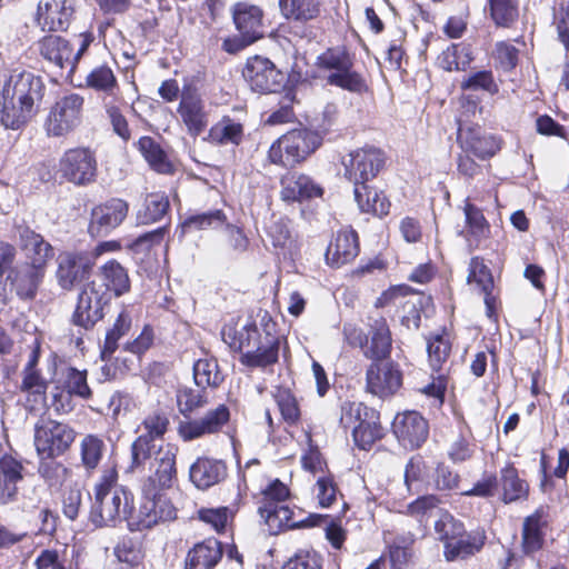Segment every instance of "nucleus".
Returning a JSON list of instances; mask_svg holds the SVG:
<instances>
[{
	"instance_id": "nucleus-55",
	"label": "nucleus",
	"mask_w": 569,
	"mask_h": 569,
	"mask_svg": "<svg viewBox=\"0 0 569 569\" xmlns=\"http://www.w3.org/2000/svg\"><path fill=\"white\" fill-rule=\"evenodd\" d=\"M87 86L96 91L112 92L117 87V78L110 67L102 64L92 69L86 78Z\"/></svg>"
},
{
	"instance_id": "nucleus-37",
	"label": "nucleus",
	"mask_w": 569,
	"mask_h": 569,
	"mask_svg": "<svg viewBox=\"0 0 569 569\" xmlns=\"http://www.w3.org/2000/svg\"><path fill=\"white\" fill-rule=\"evenodd\" d=\"M279 10L287 20L307 23L321 14L320 0H279Z\"/></svg>"
},
{
	"instance_id": "nucleus-10",
	"label": "nucleus",
	"mask_w": 569,
	"mask_h": 569,
	"mask_svg": "<svg viewBox=\"0 0 569 569\" xmlns=\"http://www.w3.org/2000/svg\"><path fill=\"white\" fill-rule=\"evenodd\" d=\"M74 438V430L66 423L40 419L34 425V446L41 457L54 458L63 455Z\"/></svg>"
},
{
	"instance_id": "nucleus-47",
	"label": "nucleus",
	"mask_w": 569,
	"mask_h": 569,
	"mask_svg": "<svg viewBox=\"0 0 569 569\" xmlns=\"http://www.w3.org/2000/svg\"><path fill=\"white\" fill-rule=\"evenodd\" d=\"M192 370L193 380L198 388H217L223 381L216 359H199L193 363Z\"/></svg>"
},
{
	"instance_id": "nucleus-42",
	"label": "nucleus",
	"mask_w": 569,
	"mask_h": 569,
	"mask_svg": "<svg viewBox=\"0 0 569 569\" xmlns=\"http://www.w3.org/2000/svg\"><path fill=\"white\" fill-rule=\"evenodd\" d=\"M429 476V467L421 456H413L406 463L403 480L409 492L429 489L431 486Z\"/></svg>"
},
{
	"instance_id": "nucleus-1",
	"label": "nucleus",
	"mask_w": 569,
	"mask_h": 569,
	"mask_svg": "<svg viewBox=\"0 0 569 569\" xmlns=\"http://www.w3.org/2000/svg\"><path fill=\"white\" fill-rule=\"evenodd\" d=\"M87 495L91 500L89 520L97 528L116 527L123 520L128 522L133 515L132 495L122 487H114L110 476H103L94 486L93 498L90 492Z\"/></svg>"
},
{
	"instance_id": "nucleus-43",
	"label": "nucleus",
	"mask_w": 569,
	"mask_h": 569,
	"mask_svg": "<svg viewBox=\"0 0 569 569\" xmlns=\"http://www.w3.org/2000/svg\"><path fill=\"white\" fill-rule=\"evenodd\" d=\"M131 316L123 309L117 317L113 326L106 332L103 345L100 349V358L108 361L118 349V341L130 330Z\"/></svg>"
},
{
	"instance_id": "nucleus-41",
	"label": "nucleus",
	"mask_w": 569,
	"mask_h": 569,
	"mask_svg": "<svg viewBox=\"0 0 569 569\" xmlns=\"http://www.w3.org/2000/svg\"><path fill=\"white\" fill-rule=\"evenodd\" d=\"M243 126L226 116L209 131L211 142L218 146H239L243 140Z\"/></svg>"
},
{
	"instance_id": "nucleus-2",
	"label": "nucleus",
	"mask_w": 569,
	"mask_h": 569,
	"mask_svg": "<svg viewBox=\"0 0 569 569\" xmlns=\"http://www.w3.org/2000/svg\"><path fill=\"white\" fill-rule=\"evenodd\" d=\"M112 296L102 290L96 281L86 282L78 292L74 309L69 322L72 326L71 340L77 349H82L84 337L93 332L103 320Z\"/></svg>"
},
{
	"instance_id": "nucleus-24",
	"label": "nucleus",
	"mask_w": 569,
	"mask_h": 569,
	"mask_svg": "<svg viewBox=\"0 0 569 569\" xmlns=\"http://www.w3.org/2000/svg\"><path fill=\"white\" fill-rule=\"evenodd\" d=\"M359 253V238L355 230H340L329 243L325 258L328 264L339 268L352 261Z\"/></svg>"
},
{
	"instance_id": "nucleus-56",
	"label": "nucleus",
	"mask_w": 569,
	"mask_h": 569,
	"mask_svg": "<svg viewBox=\"0 0 569 569\" xmlns=\"http://www.w3.org/2000/svg\"><path fill=\"white\" fill-rule=\"evenodd\" d=\"M413 539L411 537L399 536L389 547V560L391 569H403L412 557Z\"/></svg>"
},
{
	"instance_id": "nucleus-40",
	"label": "nucleus",
	"mask_w": 569,
	"mask_h": 569,
	"mask_svg": "<svg viewBox=\"0 0 569 569\" xmlns=\"http://www.w3.org/2000/svg\"><path fill=\"white\" fill-rule=\"evenodd\" d=\"M138 149L149 163L159 173H171L173 167L161 146L151 137L144 136L138 140Z\"/></svg>"
},
{
	"instance_id": "nucleus-7",
	"label": "nucleus",
	"mask_w": 569,
	"mask_h": 569,
	"mask_svg": "<svg viewBox=\"0 0 569 569\" xmlns=\"http://www.w3.org/2000/svg\"><path fill=\"white\" fill-rule=\"evenodd\" d=\"M142 498L138 511L128 520L130 531H141L150 529L159 521H170L177 518V509L163 493L164 490L153 488L152 492H147L142 487Z\"/></svg>"
},
{
	"instance_id": "nucleus-22",
	"label": "nucleus",
	"mask_w": 569,
	"mask_h": 569,
	"mask_svg": "<svg viewBox=\"0 0 569 569\" xmlns=\"http://www.w3.org/2000/svg\"><path fill=\"white\" fill-rule=\"evenodd\" d=\"M74 8L72 0H50L44 4L39 2L37 9V19L42 29L48 31H66L70 24Z\"/></svg>"
},
{
	"instance_id": "nucleus-3",
	"label": "nucleus",
	"mask_w": 569,
	"mask_h": 569,
	"mask_svg": "<svg viewBox=\"0 0 569 569\" xmlns=\"http://www.w3.org/2000/svg\"><path fill=\"white\" fill-rule=\"evenodd\" d=\"M322 142L320 136L312 128H296L272 142L268 151V159L273 164L293 168L316 152Z\"/></svg>"
},
{
	"instance_id": "nucleus-16",
	"label": "nucleus",
	"mask_w": 569,
	"mask_h": 569,
	"mask_svg": "<svg viewBox=\"0 0 569 569\" xmlns=\"http://www.w3.org/2000/svg\"><path fill=\"white\" fill-rule=\"evenodd\" d=\"M19 249L23 252V262L47 269L54 257V248L43 236L22 222L14 227Z\"/></svg>"
},
{
	"instance_id": "nucleus-44",
	"label": "nucleus",
	"mask_w": 569,
	"mask_h": 569,
	"mask_svg": "<svg viewBox=\"0 0 569 569\" xmlns=\"http://www.w3.org/2000/svg\"><path fill=\"white\" fill-rule=\"evenodd\" d=\"M178 113L191 136L197 137L204 130L207 119L199 100L183 98L179 103Z\"/></svg>"
},
{
	"instance_id": "nucleus-32",
	"label": "nucleus",
	"mask_w": 569,
	"mask_h": 569,
	"mask_svg": "<svg viewBox=\"0 0 569 569\" xmlns=\"http://www.w3.org/2000/svg\"><path fill=\"white\" fill-rule=\"evenodd\" d=\"M224 476V463L209 458H199L189 470L191 482L199 489H207L218 483Z\"/></svg>"
},
{
	"instance_id": "nucleus-30",
	"label": "nucleus",
	"mask_w": 569,
	"mask_h": 569,
	"mask_svg": "<svg viewBox=\"0 0 569 569\" xmlns=\"http://www.w3.org/2000/svg\"><path fill=\"white\" fill-rule=\"evenodd\" d=\"M41 56L53 62L59 69H69L72 73L76 69L73 48L70 42L60 36H48L41 41Z\"/></svg>"
},
{
	"instance_id": "nucleus-57",
	"label": "nucleus",
	"mask_w": 569,
	"mask_h": 569,
	"mask_svg": "<svg viewBox=\"0 0 569 569\" xmlns=\"http://www.w3.org/2000/svg\"><path fill=\"white\" fill-rule=\"evenodd\" d=\"M451 350L450 342L442 336L436 335L428 339L427 352L433 371H440Z\"/></svg>"
},
{
	"instance_id": "nucleus-15",
	"label": "nucleus",
	"mask_w": 569,
	"mask_h": 569,
	"mask_svg": "<svg viewBox=\"0 0 569 569\" xmlns=\"http://www.w3.org/2000/svg\"><path fill=\"white\" fill-rule=\"evenodd\" d=\"M392 432L405 449H419L428 439V420L416 410L397 413L392 421Z\"/></svg>"
},
{
	"instance_id": "nucleus-62",
	"label": "nucleus",
	"mask_w": 569,
	"mask_h": 569,
	"mask_svg": "<svg viewBox=\"0 0 569 569\" xmlns=\"http://www.w3.org/2000/svg\"><path fill=\"white\" fill-rule=\"evenodd\" d=\"M114 555L120 563L142 565V553L139 543L132 538H122L114 547Z\"/></svg>"
},
{
	"instance_id": "nucleus-53",
	"label": "nucleus",
	"mask_w": 569,
	"mask_h": 569,
	"mask_svg": "<svg viewBox=\"0 0 569 569\" xmlns=\"http://www.w3.org/2000/svg\"><path fill=\"white\" fill-rule=\"evenodd\" d=\"M460 88L463 91L483 90L490 94H496L499 91L490 70H479L470 73L461 81Z\"/></svg>"
},
{
	"instance_id": "nucleus-59",
	"label": "nucleus",
	"mask_w": 569,
	"mask_h": 569,
	"mask_svg": "<svg viewBox=\"0 0 569 569\" xmlns=\"http://www.w3.org/2000/svg\"><path fill=\"white\" fill-rule=\"evenodd\" d=\"M66 387L70 396H76L84 400L92 397V390L88 385L87 370L70 367L67 372Z\"/></svg>"
},
{
	"instance_id": "nucleus-31",
	"label": "nucleus",
	"mask_w": 569,
	"mask_h": 569,
	"mask_svg": "<svg viewBox=\"0 0 569 569\" xmlns=\"http://www.w3.org/2000/svg\"><path fill=\"white\" fill-rule=\"evenodd\" d=\"M102 290L112 297H121L130 291L131 282L127 269L117 260H108L99 268Z\"/></svg>"
},
{
	"instance_id": "nucleus-26",
	"label": "nucleus",
	"mask_w": 569,
	"mask_h": 569,
	"mask_svg": "<svg viewBox=\"0 0 569 569\" xmlns=\"http://www.w3.org/2000/svg\"><path fill=\"white\" fill-rule=\"evenodd\" d=\"M458 141L463 152L472 153L481 160L493 157L500 150L499 140L479 127L468 128L463 134L458 136Z\"/></svg>"
},
{
	"instance_id": "nucleus-38",
	"label": "nucleus",
	"mask_w": 569,
	"mask_h": 569,
	"mask_svg": "<svg viewBox=\"0 0 569 569\" xmlns=\"http://www.w3.org/2000/svg\"><path fill=\"white\" fill-rule=\"evenodd\" d=\"M221 335L223 341L228 343L232 350L241 353L243 349L252 350L263 341V337L254 321L246 323L239 331L231 327L223 329Z\"/></svg>"
},
{
	"instance_id": "nucleus-52",
	"label": "nucleus",
	"mask_w": 569,
	"mask_h": 569,
	"mask_svg": "<svg viewBox=\"0 0 569 569\" xmlns=\"http://www.w3.org/2000/svg\"><path fill=\"white\" fill-rule=\"evenodd\" d=\"M468 283H476L480 291L493 290V277L491 270L483 263L480 257H472L468 268Z\"/></svg>"
},
{
	"instance_id": "nucleus-8",
	"label": "nucleus",
	"mask_w": 569,
	"mask_h": 569,
	"mask_svg": "<svg viewBox=\"0 0 569 569\" xmlns=\"http://www.w3.org/2000/svg\"><path fill=\"white\" fill-rule=\"evenodd\" d=\"M242 76L253 92L279 93L287 88L288 76L267 57L252 56L247 59Z\"/></svg>"
},
{
	"instance_id": "nucleus-6",
	"label": "nucleus",
	"mask_w": 569,
	"mask_h": 569,
	"mask_svg": "<svg viewBox=\"0 0 569 569\" xmlns=\"http://www.w3.org/2000/svg\"><path fill=\"white\" fill-rule=\"evenodd\" d=\"M99 252L91 249H68L56 258V280L63 291H72L78 284L89 280Z\"/></svg>"
},
{
	"instance_id": "nucleus-64",
	"label": "nucleus",
	"mask_w": 569,
	"mask_h": 569,
	"mask_svg": "<svg viewBox=\"0 0 569 569\" xmlns=\"http://www.w3.org/2000/svg\"><path fill=\"white\" fill-rule=\"evenodd\" d=\"M282 569H322V558L315 550H299Z\"/></svg>"
},
{
	"instance_id": "nucleus-29",
	"label": "nucleus",
	"mask_w": 569,
	"mask_h": 569,
	"mask_svg": "<svg viewBox=\"0 0 569 569\" xmlns=\"http://www.w3.org/2000/svg\"><path fill=\"white\" fill-rule=\"evenodd\" d=\"M487 540L483 529H476L463 533L462 538H457L452 542L445 545L443 555L447 561L457 559H467L478 553Z\"/></svg>"
},
{
	"instance_id": "nucleus-11",
	"label": "nucleus",
	"mask_w": 569,
	"mask_h": 569,
	"mask_svg": "<svg viewBox=\"0 0 569 569\" xmlns=\"http://www.w3.org/2000/svg\"><path fill=\"white\" fill-rule=\"evenodd\" d=\"M83 101L78 93H71L57 100L44 122L47 134L58 138L73 131L81 121Z\"/></svg>"
},
{
	"instance_id": "nucleus-63",
	"label": "nucleus",
	"mask_w": 569,
	"mask_h": 569,
	"mask_svg": "<svg viewBox=\"0 0 569 569\" xmlns=\"http://www.w3.org/2000/svg\"><path fill=\"white\" fill-rule=\"evenodd\" d=\"M432 482L429 488L439 491H449L458 487L459 475L453 472L449 466L438 463L432 475Z\"/></svg>"
},
{
	"instance_id": "nucleus-13",
	"label": "nucleus",
	"mask_w": 569,
	"mask_h": 569,
	"mask_svg": "<svg viewBox=\"0 0 569 569\" xmlns=\"http://www.w3.org/2000/svg\"><path fill=\"white\" fill-rule=\"evenodd\" d=\"M402 386V372L392 359L371 362L366 371L368 392L385 399L393 396Z\"/></svg>"
},
{
	"instance_id": "nucleus-34",
	"label": "nucleus",
	"mask_w": 569,
	"mask_h": 569,
	"mask_svg": "<svg viewBox=\"0 0 569 569\" xmlns=\"http://www.w3.org/2000/svg\"><path fill=\"white\" fill-rule=\"evenodd\" d=\"M258 512L268 526L270 535H278L284 530H293L296 527L295 512L287 505L274 502L261 503Z\"/></svg>"
},
{
	"instance_id": "nucleus-61",
	"label": "nucleus",
	"mask_w": 569,
	"mask_h": 569,
	"mask_svg": "<svg viewBox=\"0 0 569 569\" xmlns=\"http://www.w3.org/2000/svg\"><path fill=\"white\" fill-rule=\"evenodd\" d=\"M283 420L290 425L296 423L300 417L297 399L289 389L279 388L273 395Z\"/></svg>"
},
{
	"instance_id": "nucleus-54",
	"label": "nucleus",
	"mask_w": 569,
	"mask_h": 569,
	"mask_svg": "<svg viewBox=\"0 0 569 569\" xmlns=\"http://www.w3.org/2000/svg\"><path fill=\"white\" fill-rule=\"evenodd\" d=\"M168 230V227L163 226L143 232L131 239L127 247L134 253L149 252L153 247L159 246L163 241Z\"/></svg>"
},
{
	"instance_id": "nucleus-51",
	"label": "nucleus",
	"mask_w": 569,
	"mask_h": 569,
	"mask_svg": "<svg viewBox=\"0 0 569 569\" xmlns=\"http://www.w3.org/2000/svg\"><path fill=\"white\" fill-rule=\"evenodd\" d=\"M81 463L87 471L94 470L103 455L106 445L102 439L94 435L86 436L81 441Z\"/></svg>"
},
{
	"instance_id": "nucleus-28",
	"label": "nucleus",
	"mask_w": 569,
	"mask_h": 569,
	"mask_svg": "<svg viewBox=\"0 0 569 569\" xmlns=\"http://www.w3.org/2000/svg\"><path fill=\"white\" fill-rule=\"evenodd\" d=\"M280 338L266 331L263 341L240 356V363L249 368H266L278 362Z\"/></svg>"
},
{
	"instance_id": "nucleus-50",
	"label": "nucleus",
	"mask_w": 569,
	"mask_h": 569,
	"mask_svg": "<svg viewBox=\"0 0 569 569\" xmlns=\"http://www.w3.org/2000/svg\"><path fill=\"white\" fill-rule=\"evenodd\" d=\"M176 397L179 412L186 418L207 403L206 389L201 388L196 390L187 386L179 387Z\"/></svg>"
},
{
	"instance_id": "nucleus-35",
	"label": "nucleus",
	"mask_w": 569,
	"mask_h": 569,
	"mask_svg": "<svg viewBox=\"0 0 569 569\" xmlns=\"http://www.w3.org/2000/svg\"><path fill=\"white\" fill-rule=\"evenodd\" d=\"M498 486L501 487V500L506 503L527 500L529 495V485L519 477L518 470L512 465H508L500 470Z\"/></svg>"
},
{
	"instance_id": "nucleus-46",
	"label": "nucleus",
	"mask_w": 569,
	"mask_h": 569,
	"mask_svg": "<svg viewBox=\"0 0 569 569\" xmlns=\"http://www.w3.org/2000/svg\"><path fill=\"white\" fill-rule=\"evenodd\" d=\"M170 209V201L164 193L156 192L147 196L143 210L137 213L139 224H149L161 220Z\"/></svg>"
},
{
	"instance_id": "nucleus-45",
	"label": "nucleus",
	"mask_w": 569,
	"mask_h": 569,
	"mask_svg": "<svg viewBox=\"0 0 569 569\" xmlns=\"http://www.w3.org/2000/svg\"><path fill=\"white\" fill-rule=\"evenodd\" d=\"M227 216L221 209L193 213L184 218L180 224V237L192 230L217 229L226 223Z\"/></svg>"
},
{
	"instance_id": "nucleus-12",
	"label": "nucleus",
	"mask_w": 569,
	"mask_h": 569,
	"mask_svg": "<svg viewBox=\"0 0 569 569\" xmlns=\"http://www.w3.org/2000/svg\"><path fill=\"white\" fill-rule=\"evenodd\" d=\"M345 177L355 187L375 179L386 164L385 152L376 147H363L349 153V160L342 162Z\"/></svg>"
},
{
	"instance_id": "nucleus-27",
	"label": "nucleus",
	"mask_w": 569,
	"mask_h": 569,
	"mask_svg": "<svg viewBox=\"0 0 569 569\" xmlns=\"http://www.w3.org/2000/svg\"><path fill=\"white\" fill-rule=\"evenodd\" d=\"M222 555V543L216 538H207L188 551L184 569H214Z\"/></svg>"
},
{
	"instance_id": "nucleus-9",
	"label": "nucleus",
	"mask_w": 569,
	"mask_h": 569,
	"mask_svg": "<svg viewBox=\"0 0 569 569\" xmlns=\"http://www.w3.org/2000/svg\"><path fill=\"white\" fill-rule=\"evenodd\" d=\"M61 177L78 187H84L96 181L98 162L94 151L88 147L71 148L64 151L59 160Z\"/></svg>"
},
{
	"instance_id": "nucleus-5",
	"label": "nucleus",
	"mask_w": 569,
	"mask_h": 569,
	"mask_svg": "<svg viewBox=\"0 0 569 569\" xmlns=\"http://www.w3.org/2000/svg\"><path fill=\"white\" fill-rule=\"evenodd\" d=\"M232 21L238 34L222 41V50L237 54L264 37L263 10L256 4L240 1L231 8Z\"/></svg>"
},
{
	"instance_id": "nucleus-33",
	"label": "nucleus",
	"mask_w": 569,
	"mask_h": 569,
	"mask_svg": "<svg viewBox=\"0 0 569 569\" xmlns=\"http://www.w3.org/2000/svg\"><path fill=\"white\" fill-rule=\"evenodd\" d=\"M355 445L362 450H369L372 445L383 437V429L379 422V412L373 408L365 411L359 423L352 428Z\"/></svg>"
},
{
	"instance_id": "nucleus-4",
	"label": "nucleus",
	"mask_w": 569,
	"mask_h": 569,
	"mask_svg": "<svg viewBox=\"0 0 569 569\" xmlns=\"http://www.w3.org/2000/svg\"><path fill=\"white\" fill-rule=\"evenodd\" d=\"M317 67L331 71L327 83L351 93L361 94L368 90L363 76L355 70V57L346 48H328L317 57Z\"/></svg>"
},
{
	"instance_id": "nucleus-60",
	"label": "nucleus",
	"mask_w": 569,
	"mask_h": 569,
	"mask_svg": "<svg viewBox=\"0 0 569 569\" xmlns=\"http://www.w3.org/2000/svg\"><path fill=\"white\" fill-rule=\"evenodd\" d=\"M463 210L469 233L478 240L486 237L490 231V226L482 211L469 202L466 203Z\"/></svg>"
},
{
	"instance_id": "nucleus-18",
	"label": "nucleus",
	"mask_w": 569,
	"mask_h": 569,
	"mask_svg": "<svg viewBox=\"0 0 569 569\" xmlns=\"http://www.w3.org/2000/svg\"><path fill=\"white\" fill-rule=\"evenodd\" d=\"M44 268L19 262L11 268L7 274V282L10 290L23 301H31L36 298L39 287L46 276Z\"/></svg>"
},
{
	"instance_id": "nucleus-14",
	"label": "nucleus",
	"mask_w": 569,
	"mask_h": 569,
	"mask_svg": "<svg viewBox=\"0 0 569 569\" xmlns=\"http://www.w3.org/2000/svg\"><path fill=\"white\" fill-rule=\"evenodd\" d=\"M4 96L17 99L18 103L23 104L24 109L38 113L46 93V84L40 76L23 71L11 76L6 82Z\"/></svg>"
},
{
	"instance_id": "nucleus-39",
	"label": "nucleus",
	"mask_w": 569,
	"mask_h": 569,
	"mask_svg": "<svg viewBox=\"0 0 569 569\" xmlns=\"http://www.w3.org/2000/svg\"><path fill=\"white\" fill-rule=\"evenodd\" d=\"M355 200L361 212L383 217L389 213L390 201L382 193L366 184L357 186L353 189Z\"/></svg>"
},
{
	"instance_id": "nucleus-25",
	"label": "nucleus",
	"mask_w": 569,
	"mask_h": 569,
	"mask_svg": "<svg viewBox=\"0 0 569 569\" xmlns=\"http://www.w3.org/2000/svg\"><path fill=\"white\" fill-rule=\"evenodd\" d=\"M548 527L542 507L523 519L521 530V550L525 556H532L543 548L545 529Z\"/></svg>"
},
{
	"instance_id": "nucleus-17",
	"label": "nucleus",
	"mask_w": 569,
	"mask_h": 569,
	"mask_svg": "<svg viewBox=\"0 0 569 569\" xmlns=\"http://www.w3.org/2000/svg\"><path fill=\"white\" fill-rule=\"evenodd\" d=\"M177 451L178 449L169 443L158 448L156 457L150 462L151 473L142 485L147 492H152L153 488L167 490L173 486L177 480Z\"/></svg>"
},
{
	"instance_id": "nucleus-23",
	"label": "nucleus",
	"mask_w": 569,
	"mask_h": 569,
	"mask_svg": "<svg viewBox=\"0 0 569 569\" xmlns=\"http://www.w3.org/2000/svg\"><path fill=\"white\" fill-rule=\"evenodd\" d=\"M368 343L363 356L371 362L391 359L392 338L387 320L382 317L375 319L369 327Z\"/></svg>"
},
{
	"instance_id": "nucleus-20",
	"label": "nucleus",
	"mask_w": 569,
	"mask_h": 569,
	"mask_svg": "<svg viewBox=\"0 0 569 569\" xmlns=\"http://www.w3.org/2000/svg\"><path fill=\"white\" fill-rule=\"evenodd\" d=\"M281 198L288 202L303 201L321 197L323 189L307 174L288 172L280 180Z\"/></svg>"
},
{
	"instance_id": "nucleus-58",
	"label": "nucleus",
	"mask_w": 569,
	"mask_h": 569,
	"mask_svg": "<svg viewBox=\"0 0 569 569\" xmlns=\"http://www.w3.org/2000/svg\"><path fill=\"white\" fill-rule=\"evenodd\" d=\"M158 448L154 440L149 436L140 435L131 445V463L130 469L141 467L147 460L156 457Z\"/></svg>"
},
{
	"instance_id": "nucleus-19",
	"label": "nucleus",
	"mask_w": 569,
	"mask_h": 569,
	"mask_svg": "<svg viewBox=\"0 0 569 569\" xmlns=\"http://www.w3.org/2000/svg\"><path fill=\"white\" fill-rule=\"evenodd\" d=\"M128 210V203L118 198L110 199L97 206L91 211V219L88 227L89 233L94 238L106 237L124 220Z\"/></svg>"
},
{
	"instance_id": "nucleus-36",
	"label": "nucleus",
	"mask_w": 569,
	"mask_h": 569,
	"mask_svg": "<svg viewBox=\"0 0 569 569\" xmlns=\"http://www.w3.org/2000/svg\"><path fill=\"white\" fill-rule=\"evenodd\" d=\"M36 116V113L24 109L23 104L18 103L17 99L4 96V89L1 93L0 102V124L4 129L20 130Z\"/></svg>"
},
{
	"instance_id": "nucleus-48",
	"label": "nucleus",
	"mask_w": 569,
	"mask_h": 569,
	"mask_svg": "<svg viewBox=\"0 0 569 569\" xmlns=\"http://www.w3.org/2000/svg\"><path fill=\"white\" fill-rule=\"evenodd\" d=\"M437 539L447 545L457 538H462L465 533V525L456 519L450 512L442 511L433 525Z\"/></svg>"
},
{
	"instance_id": "nucleus-49",
	"label": "nucleus",
	"mask_w": 569,
	"mask_h": 569,
	"mask_svg": "<svg viewBox=\"0 0 569 569\" xmlns=\"http://www.w3.org/2000/svg\"><path fill=\"white\" fill-rule=\"evenodd\" d=\"M490 18L497 27L509 28L518 19L516 0H488Z\"/></svg>"
},
{
	"instance_id": "nucleus-21",
	"label": "nucleus",
	"mask_w": 569,
	"mask_h": 569,
	"mask_svg": "<svg viewBox=\"0 0 569 569\" xmlns=\"http://www.w3.org/2000/svg\"><path fill=\"white\" fill-rule=\"evenodd\" d=\"M22 471V463L4 452L3 447L0 445V506L17 500V485L23 478Z\"/></svg>"
}]
</instances>
